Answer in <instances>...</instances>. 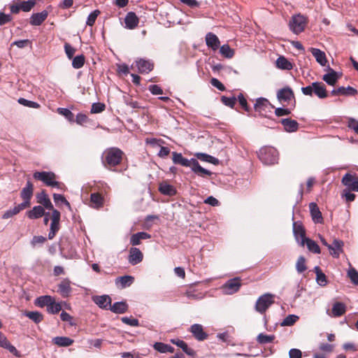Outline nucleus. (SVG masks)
Masks as SVG:
<instances>
[{"instance_id": "f257e3e1", "label": "nucleus", "mask_w": 358, "mask_h": 358, "mask_svg": "<svg viewBox=\"0 0 358 358\" xmlns=\"http://www.w3.org/2000/svg\"><path fill=\"white\" fill-rule=\"evenodd\" d=\"M33 177L37 180L43 182L48 187L60 190L65 189L64 184L57 181V176L52 171H36L34 173Z\"/></svg>"}, {"instance_id": "f03ea898", "label": "nucleus", "mask_w": 358, "mask_h": 358, "mask_svg": "<svg viewBox=\"0 0 358 358\" xmlns=\"http://www.w3.org/2000/svg\"><path fill=\"white\" fill-rule=\"evenodd\" d=\"M109 187L106 183H99L94 187V192L91 194L89 205L94 209H99L104 204V194H107Z\"/></svg>"}, {"instance_id": "7ed1b4c3", "label": "nucleus", "mask_w": 358, "mask_h": 358, "mask_svg": "<svg viewBox=\"0 0 358 358\" xmlns=\"http://www.w3.org/2000/svg\"><path fill=\"white\" fill-rule=\"evenodd\" d=\"M258 157L264 164L271 165L278 162V152L273 147L265 146L259 150Z\"/></svg>"}, {"instance_id": "20e7f679", "label": "nucleus", "mask_w": 358, "mask_h": 358, "mask_svg": "<svg viewBox=\"0 0 358 358\" xmlns=\"http://www.w3.org/2000/svg\"><path fill=\"white\" fill-rule=\"evenodd\" d=\"M301 92L306 96H312L315 94L319 99H324L328 96L324 84L319 82H314L310 85L301 87Z\"/></svg>"}, {"instance_id": "39448f33", "label": "nucleus", "mask_w": 358, "mask_h": 358, "mask_svg": "<svg viewBox=\"0 0 358 358\" xmlns=\"http://www.w3.org/2000/svg\"><path fill=\"white\" fill-rule=\"evenodd\" d=\"M123 156V152L117 148H110L106 149L103 153L104 162L110 166L118 165Z\"/></svg>"}, {"instance_id": "423d86ee", "label": "nucleus", "mask_w": 358, "mask_h": 358, "mask_svg": "<svg viewBox=\"0 0 358 358\" xmlns=\"http://www.w3.org/2000/svg\"><path fill=\"white\" fill-rule=\"evenodd\" d=\"M306 24V17L301 14L293 15L289 23V29L296 34H299L303 31Z\"/></svg>"}, {"instance_id": "0eeeda50", "label": "nucleus", "mask_w": 358, "mask_h": 358, "mask_svg": "<svg viewBox=\"0 0 358 358\" xmlns=\"http://www.w3.org/2000/svg\"><path fill=\"white\" fill-rule=\"evenodd\" d=\"M274 295L270 293L260 296L256 301L255 310L258 313L264 314L274 303Z\"/></svg>"}, {"instance_id": "6e6552de", "label": "nucleus", "mask_w": 358, "mask_h": 358, "mask_svg": "<svg viewBox=\"0 0 358 358\" xmlns=\"http://www.w3.org/2000/svg\"><path fill=\"white\" fill-rule=\"evenodd\" d=\"M52 213L50 215L51 223L50 226V231L48 233V238L52 240L59 231L60 229V217L61 214L57 209L51 210Z\"/></svg>"}, {"instance_id": "1a4fd4ad", "label": "nucleus", "mask_w": 358, "mask_h": 358, "mask_svg": "<svg viewBox=\"0 0 358 358\" xmlns=\"http://www.w3.org/2000/svg\"><path fill=\"white\" fill-rule=\"evenodd\" d=\"M241 286V278H234L227 281L221 287V289L225 294H233L239 290Z\"/></svg>"}, {"instance_id": "9d476101", "label": "nucleus", "mask_w": 358, "mask_h": 358, "mask_svg": "<svg viewBox=\"0 0 358 358\" xmlns=\"http://www.w3.org/2000/svg\"><path fill=\"white\" fill-rule=\"evenodd\" d=\"M33 192V184L29 180H28L25 187L22 188L20 193V196L23 199V202L20 203L22 207L26 208L30 206V200L32 197Z\"/></svg>"}, {"instance_id": "9b49d317", "label": "nucleus", "mask_w": 358, "mask_h": 358, "mask_svg": "<svg viewBox=\"0 0 358 358\" xmlns=\"http://www.w3.org/2000/svg\"><path fill=\"white\" fill-rule=\"evenodd\" d=\"M256 112H258L262 115H265L268 111H270L271 108H273L271 103L268 99L265 98H258L256 100V103L254 106Z\"/></svg>"}, {"instance_id": "f8f14e48", "label": "nucleus", "mask_w": 358, "mask_h": 358, "mask_svg": "<svg viewBox=\"0 0 358 358\" xmlns=\"http://www.w3.org/2000/svg\"><path fill=\"white\" fill-rule=\"evenodd\" d=\"M277 98L280 102H289L293 100L295 103L294 92L289 87H285L279 90L277 92Z\"/></svg>"}, {"instance_id": "ddd939ff", "label": "nucleus", "mask_w": 358, "mask_h": 358, "mask_svg": "<svg viewBox=\"0 0 358 358\" xmlns=\"http://www.w3.org/2000/svg\"><path fill=\"white\" fill-rule=\"evenodd\" d=\"M342 183L350 190L358 192V179L351 174H345L342 178Z\"/></svg>"}, {"instance_id": "4468645a", "label": "nucleus", "mask_w": 358, "mask_h": 358, "mask_svg": "<svg viewBox=\"0 0 358 358\" xmlns=\"http://www.w3.org/2000/svg\"><path fill=\"white\" fill-rule=\"evenodd\" d=\"M92 301L102 309H109L111 304V298L108 295L94 296Z\"/></svg>"}, {"instance_id": "2eb2a0df", "label": "nucleus", "mask_w": 358, "mask_h": 358, "mask_svg": "<svg viewBox=\"0 0 358 358\" xmlns=\"http://www.w3.org/2000/svg\"><path fill=\"white\" fill-rule=\"evenodd\" d=\"M206 45L213 51H216L220 45L218 37L213 33L209 32L206 35Z\"/></svg>"}, {"instance_id": "dca6fc26", "label": "nucleus", "mask_w": 358, "mask_h": 358, "mask_svg": "<svg viewBox=\"0 0 358 358\" xmlns=\"http://www.w3.org/2000/svg\"><path fill=\"white\" fill-rule=\"evenodd\" d=\"M139 19L134 12H129L124 18L125 27L129 29H134L138 27Z\"/></svg>"}, {"instance_id": "f3484780", "label": "nucleus", "mask_w": 358, "mask_h": 358, "mask_svg": "<svg viewBox=\"0 0 358 358\" xmlns=\"http://www.w3.org/2000/svg\"><path fill=\"white\" fill-rule=\"evenodd\" d=\"M136 66L138 69V71L141 73H148L151 71L153 69V64L151 63L149 60H145L143 59H139L136 61Z\"/></svg>"}, {"instance_id": "a211bd4d", "label": "nucleus", "mask_w": 358, "mask_h": 358, "mask_svg": "<svg viewBox=\"0 0 358 358\" xmlns=\"http://www.w3.org/2000/svg\"><path fill=\"white\" fill-rule=\"evenodd\" d=\"M293 232L296 241L301 245L302 240H306V231L301 224L298 222L293 223Z\"/></svg>"}, {"instance_id": "6ab92c4d", "label": "nucleus", "mask_w": 358, "mask_h": 358, "mask_svg": "<svg viewBox=\"0 0 358 358\" xmlns=\"http://www.w3.org/2000/svg\"><path fill=\"white\" fill-rule=\"evenodd\" d=\"M343 242L342 241L334 239L333 243L328 245V249L330 251V254L338 258L341 253L343 252Z\"/></svg>"}, {"instance_id": "aec40b11", "label": "nucleus", "mask_w": 358, "mask_h": 358, "mask_svg": "<svg viewBox=\"0 0 358 358\" xmlns=\"http://www.w3.org/2000/svg\"><path fill=\"white\" fill-rule=\"evenodd\" d=\"M37 202L41 205L44 208L48 210H53V205L48 197V195L45 191H42L41 193L36 195Z\"/></svg>"}, {"instance_id": "412c9836", "label": "nucleus", "mask_w": 358, "mask_h": 358, "mask_svg": "<svg viewBox=\"0 0 358 358\" xmlns=\"http://www.w3.org/2000/svg\"><path fill=\"white\" fill-rule=\"evenodd\" d=\"M143 253L136 248H131L129 250V262L132 265H136L143 260Z\"/></svg>"}, {"instance_id": "4be33fe9", "label": "nucleus", "mask_w": 358, "mask_h": 358, "mask_svg": "<svg viewBox=\"0 0 358 358\" xmlns=\"http://www.w3.org/2000/svg\"><path fill=\"white\" fill-rule=\"evenodd\" d=\"M71 284V282L68 278L62 280L59 284L58 292L63 297H68L71 294L72 290Z\"/></svg>"}, {"instance_id": "5701e85b", "label": "nucleus", "mask_w": 358, "mask_h": 358, "mask_svg": "<svg viewBox=\"0 0 358 358\" xmlns=\"http://www.w3.org/2000/svg\"><path fill=\"white\" fill-rule=\"evenodd\" d=\"M190 331L198 341H203L208 336V334L203 331L202 325L199 324L192 325L190 327Z\"/></svg>"}, {"instance_id": "b1692460", "label": "nucleus", "mask_w": 358, "mask_h": 358, "mask_svg": "<svg viewBox=\"0 0 358 358\" xmlns=\"http://www.w3.org/2000/svg\"><path fill=\"white\" fill-rule=\"evenodd\" d=\"M192 171L200 176H210L212 173L210 171L201 167L198 161L194 158L192 159L190 166Z\"/></svg>"}, {"instance_id": "393cba45", "label": "nucleus", "mask_w": 358, "mask_h": 358, "mask_svg": "<svg viewBox=\"0 0 358 358\" xmlns=\"http://www.w3.org/2000/svg\"><path fill=\"white\" fill-rule=\"evenodd\" d=\"M48 16V12L47 10L33 13L30 17V24L34 26H39L46 20Z\"/></svg>"}, {"instance_id": "a878e982", "label": "nucleus", "mask_w": 358, "mask_h": 358, "mask_svg": "<svg viewBox=\"0 0 358 358\" xmlns=\"http://www.w3.org/2000/svg\"><path fill=\"white\" fill-rule=\"evenodd\" d=\"M310 52L315 58V60L317 61V63H319L322 66H326L327 63V59L324 52L315 48H310Z\"/></svg>"}, {"instance_id": "bb28decb", "label": "nucleus", "mask_w": 358, "mask_h": 358, "mask_svg": "<svg viewBox=\"0 0 358 358\" xmlns=\"http://www.w3.org/2000/svg\"><path fill=\"white\" fill-rule=\"evenodd\" d=\"M134 281V278L131 275H124L115 279V285L117 287L124 289L129 287Z\"/></svg>"}, {"instance_id": "cd10ccee", "label": "nucleus", "mask_w": 358, "mask_h": 358, "mask_svg": "<svg viewBox=\"0 0 358 358\" xmlns=\"http://www.w3.org/2000/svg\"><path fill=\"white\" fill-rule=\"evenodd\" d=\"M280 122L284 127L285 130L287 132H294L297 131L299 128L298 122L290 118L282 119Z\"/></svg>"}, {"instance_id": "c85d7f7f", "label": "nucleus", "mask_w": 358, "mask_h": 358, "mask_svg": "<svg viewBox=\"0 0 358 358\" xmlns=\"http://www.w3.org/2000/svg\"><path fill=\"white\" fill-rule=\"evenodd\" d=\"M43 215H45V208L41 206H36L27 212V217L31 220L40 218Z\"/></svg>"}, {"instance_id": "c756f323", "label": "nucleus", "mask_w": 358, "mask_h": 358, "mask_svg": "<svg viewBox=\"0 0 358 358\" xmlns=\"http://www.w3.org/2000/svg\"><path fill=\"white\" fill-rule=\"evenodd\" d=\"M159 191L164 195L173 196L176 194L177 191L174 186L167 183L166 182H162L159 185Z\"/></svg>"}, {"instance_id": "7c9ffc66", "label": "nucleus", "mask_w": 358, "mask_h": 358, "mask_svg": "<svg viewBox=\"0 0 358 358\" xmlns=\"http://www.w3.org/2000/svg\"><path fill=\"white\" fill-rule=\"evenodd\" d=\"M310 214L313 221L316 223H322L323 218L322 216V213L317 207V204L315 203H310L309 205Z\"/></svg>"}, {"instance_id": "2f4dec72", "label": "nucleus", "mask_w": 358, "mask_h": 358, "mask_svg": "<svg viewBox=\"0 0 358 358\" xmlns=\"http://www.w3.org/2000/svg\"><path fill=\"white\" fill-rule=\"evenodd\" d=\"M172 160L175 164H180L185 167H189L190 166L192 159H186L182 157L181 153H178L176 152H172Z\"/></svg>"}, {"instance_id": "473e14b6", "label": "nucleus", "mask_w": 358, "mask_h": 358, "mask_svg": "<svg viewBox=\"0 0 358 358\" xmlns=\"http://www.w3.org/2000/svg\"><path fill=\"white\" fill-rule=\"evenodd\" d=\"M338 79L339 76L332 69H329V72L324 74L322 77V80L331 86L335 85Z\"/></svg>"}, {"instance_id": "72a5a7b5", "label": "nucleus", "mask_w": 358, "mask_h": 358, "mask_svg": "<svg viewBox=\"0 0 358 358\" xmlns=\"http://www.w3.org/2000/svg\"><path fill=\"white\" fill-rule=\"evenodd\" d=\"M0 347L7 349L15 356L20 357L17 349L9 343L6 336L1 332H0Z\"/></svg>"}, {"instance_id": "f704fd0d", "label": "nucleus", "mask_w": 358, "mask_h": 358, "mask_svg": "<svg viewBox=\"0 0 358 358\" xmlns=\"http://www.w3.org/2000/svg\"><path fill=\"white\" fill-rule=\"evenodd\" d=\"M109 309L115 313L122 314L127 311L128 305L126 302H115L113 305L110 304Z\"/></svg>"}, {"instance_id": "c9c22d12", "label": "nucleus", "mask_w": 358, "mask_h": 358, "mask_svg": "<svg viewBox=\"0 0 358 358\" xmlns=\"http://www.w3.org/2000/svg\"><path fill=\"white\" fill-rule=\"evenodd\" d=\"M305 244L310 252L315 254L320 253V248L315 241L307 238L306 240L301 241V246H304Z\"/></svg>"}, {"instance_id": "e433bc0d", "label": "nucleus", "mask_w": 358, "mask_h": 358, "mask_svg": "<svg viewBox=\"0 0 358 358\" xmlns=\"http://www.w3.org/2000/svg\"><path fill=\"white\" fill-rule=\"evenodd\" d=\"M346 311V306L341 302H336L333 305L331 316L340 317Z\"/></svg>"}, {"instance_id": "4c0bfd02", "label": "nucleus", "mask_w": 358, "mask_h": 358, "mask_svg": "<svg viewBox=\"0 0 358 358\" xmlns=\"http://www.w3.org/2000/svg\"><path fill=\"white\" fill-rule=\"evenodd\" d=\"M52 343L59 347H68L73 343V340L66 336H57L52 338Z\"/></svg>"}, {"instance_id": "58836bf2", "label": "nucleus", "mask_w": 358, "mask_h": 358, "mask_svg": "<svg viewBox=\"0 0 358 358\" xmlns=\"http://www.w3.org/2000/svg\"><path fill=\"white\" fill-rule=\"evenodd\" d=\"M276 66L282 70H291L293 69V64L285 57H279L276 62Z\"/></svg>"}, {"instance_id": "ea45409f", "label": "nucleus", "mask_w": 358, "mask_h": 358, "mask_svg": "<svg viewBox=\"0 0 358 358\" xmlns=\"http://www.w3.org/2000/svg\"><path fill=\"white\" fill-rule=\"evenodd\" d=\"M54 297L50 296V295H44L38 297L35 300V305L40 308H43L45 306H47V308L49 306V305L51 304V302L52 301V299Z\"/></svg>"}, {"instance_id": "a19ab883", "label": "nucleus", "mask_w": 358, "mask_h": 358, "mask_svg": "<svg viewBox=\"0 0 358 358\" xmlns=\"http://www.w3.org/2000/svg\"><path fill=\"white\" fill-rule=\"evenodd\" d=\"M150 235L145 232H138L131 236L130 243L132 245H138L141 243V240L148 239Z\"/></svg>"}, {"instance_id": "79ce46f5", "label": "nucleus", "mask_w": 358, "mask_h": 358, "mask_svg": "<svg viewBox=\"0 0 358 358\" xmlns=\"http://www.w3.org/2000/svg\"><path fill=\"white\" fill-rule=\"evenodd\" d=\"M221 55L225 58L231 59L234 56L235 51L228 44L222 45L220 48Z\"/></svg>"}, {"instance_id": "37998d69", "label": "nucleus", "mask_w": 358, "mask_h": 358, "mask_svg": "<svg viewBox=\"0 0 358 358\" xmlns=\"http://www.w3.org/2000/svg\"><path fill=\"white\" fill-rule=\"evenodd\" d=\"M195 156L201 161L209 162L215 165L219 163V160L217 158L206 153L198 152L195 154Z\"/></svg>"}, {"instance_id": "c03bdc74", "label": "nucleus", "mask_w": 358, "mask_h": 358, "mask_svg": "<svg viewBox=\"0 0 358 358\" xmlns=\"http://www.w3.org/2000/svg\"><path fill=\"white\" fill-rule=\"evenodd\" d=\"M24 208H25L22 207L21 206V204L20 203V204L15 206L14 208L6 210L2 215V218L3 219H8L10 217H12L13 216L17 215V213H19L21 210H22Z\"/></svg>"}, {"instance_id": "a18cd8bd", "label": "nucleus", "mask_w": 358, "mask_h": 358, "mask_svg": "<svg viewBox=\"0 0 358 358\" xmlns=\"http://www.w3.org/2000/svg\"><path fill=\"white\" fill-rule=\"evenodd\" d=\"M316 273V280L320 286H325L327 283V277L324 273L322 272L319 266L315 267Z\"/></svg>"}, {"instance_id": "49530a36", "label": "nucleus", "mask_w": 358, "mask_h": 358, "mask_svg": "<svg viewBox=\"0 0 358 358\" xmlns=\"http://www.w3.org/2000/svg\"><path fill=\"white\" fill-rule=\"evenodd\" d=\"M185 296L189 299H194V300H198V299H201L204 297V294L201 292H197L194 289H193L192 287H190L189 288L186 292H185Z\"/></svg>"}, {"instance_id": "de8ad7c7", "label": "nucleus", "mask_w": 358, "mask_h": 358, "mask_svg": "<svg viewBox=\"0 0 358 358\" xmlns=\"http://www.w3.org/2000/svg\"><path fill=\"white\" fill-rule=\"evenodd\" d=\"M24 315L36 323L41 322L43 319V315L38 311L25 312Z\"/></svg>"}, {"instance_id": "09e8293b", "label": "nucleus", "mask_w": 358, "mask_h": 358, "mask_svg": "<svg viewBox=\"0 0 358 358\" xmlns=\"http://www.w3.org/2000/svg\"><path fill=\"white\" fill-rule=\"evenodd\" d=\"M275 339L274 335H266L264 334H259L257 336V341L260 344L269 343L273 341Z\"/></svg>"}, {"instance_id": "8fccbe9b", "label": "nucleus", "mask_w": 358, "mask_h": 358, "mask_svg": "<svg viewBox=\"0 0 358 358\" xmlns=\"http://www.w3.org/2000/svg\"><path fill=\"white\" fill-rule=\"evenodd\" d=\"M85 58L83 55L75 57L72 60V66L74 69H80L85 64Z\"/></svg>"}, {"instance_id": "3c124183", "label": "nucleus", "mask_w": 358, "mask_h": 358, "mask_svg": "<svg viewBox=\"0 0 358 358\" xmlns=\"http://www.w3.org/2000/svg\"><path fill=\"white\" fill-rule=\"evenodd\" d=\"M62 310L60 303H57L55 298L52 299L51 304L47 308V311L51 314H57Z\"/></svg>"}, {"instance_id": "603ef678", "label": "nucleus", "mask_w": 358, "mask_h": 358, "mask_svg": "<svg viewBox=\"0 0 358 358\" xmlns=\"http://www.w3.org/2000/svg\"><path fill=\"white\" fill-rule=\"evenodd\" d=\"M21 10L24 12H29L36 4V0H28L27 1H22L20 3Z\"/></svg>"}, {"instance_id": "864d4df0", "label": "nucleus", "mask_w": 358, "mask_h": 358, "mask_svg": "<svg viewBox=\"0 0 358 358\" xmlns=\"http://www.w3.org/2000/svg\"><path fill=\"white\" fill-rule=\"evenodd\" d=\"M338 92H340V95L345 96L355 95L357 93V91L355 88L350 86L347 87H338Z\"/></svg>"}, {"instance_id": "5fc2aeb1", "label": "nucleus", "mask_w": 358, "mask_h": 358, "mask_svg": "<svg viewBox=\"0 0 358 358\" xmlns=\"http://www.w3.org/2000/svg\"><path fill=\"white\" fill-rule=\"evenodd\" d=\"M296 271L301 273L306 270V259L303 256L299 257L296 264Z\"/></svg>"}, {"instance_id": "6e6d98bb", "label": "nucleus", "mask_w": 358, "mask_h": 358, "mask_svg": "<svg viewBox=\"0 0 358 358\" xmlns=\"http://www.w3.org/2000/svg\"><path fill=\"white\" fill-rule=\"evenodd\" d=\"M299 319V317L295 315H289L287 316L282 321V326H292Z\"/></svg>"}, {"instance_id": "4d7b16f0", "label": "nucleus", "mask_w": 358, "mask_h": 358, "mask_svg": "<svg viewBox=\"0 0 358 358\" xmlns=\"http://www.w3.org/2000/svg\"><path fill=\"white\" fill-rule=\"evenodd\" d=\"M348 276L350 278L352 282L358 285V271L355 268H350L348 270Z\"/></svg>"}, {"instance_id": "13d9d810", "label": "nucleus", "mask_w": 358, "mask_h": 358, "mask_svg": "<svg viewBox=\"0 0 358 358\" xmlns=\"http://www.w3.org/2000/svg\"><path fill=\"white\" fill-rule=\"evenodd\" d=\"M99 13L100 11L98 10H95L92 12L87 17L86 24L89 26H92L94 24Z\"/></svg>"}, {"instance_id": "bf43d9fd", "label": "nucleus", "mask_w": 358, "mask_h": 358, "mask_svg": "<svg viewBox=\"0 0 358 358\" xmlns=\"http://www.w3.org/2000/svg\"><path fill=\"white\" fill-rule=\"evenodd\" d=\"M18 102L24 106H27V107L33 108H38L40 106V105L38 103L31 101H29L24 98L19 99Z\"/></svg>"}, {"instance_id": "052dcab7", "label": "nucleus", "mask_w": 358, "mask_h": 358, "mask_svg": "<svg viewBox=\"0 0 358 358\" xmlns=\"http://www.w3.org/2000/svg\"><path fill=\"white\" fill-rule=\"evenodd\" d=\"M57 111L59 114L64 115L69 121L73 120L74 115L70 110L64 108H59Z\"/></svg>"}, {"instance_id": "680f3d73", "label": "nucleus", "mask_w": 358, "mask_h": 358, "mask_svg": "<svg viewBox=\"0 0 358 358\" xmlns=\"http://www.w3.org/2000/svg\"><path fill=\"white\" fill-rule=\"evenodd\" d=\"M106 106L102 103H94L91 108V113H99L105 110Z\"/></svg>"}, {"instance_id": "e2e57ef3", "label": "nucleus", "mask_w": 358, "mask_h": 358, "mask_svg": "<svg viewBox=\"0 0 358 358\" xmlns=\"http://www.w3.org/2000/svg\"><path fill=\"white\" fill-rule=\"evenodd\" d=\"M121 320L124 324L131 327H138L139 325L138 320L133 317H123L121 318Z\"/></svg>"}, {"instance_id": "0e129e2a", "label": "nucleus", "mask_w": 358, "mask_h": 358, "mask_svg": "<svg viewBox=\"0 0 358 358\" xmlns=\"http://www.w3.org/2000/svg\"><path fill=\"white\" fill-rule=\"evenodd\" d=\"M222 102L231 108H233L236 102V99L234 96L232 97H227V96H222L221 98Z\"/></svg>"}, {"instance_id": "69168bd1", "label": "nucleus", "mask_w": 358, "mask_h": 358, "mask_svg": "<svg viewBox=\"0 0 358 358\" xmlns=\"http://www.w3.org/2000/svg\"><path fill=\"white\" fill-rule=\"evenodd\" d=\"M145 143L147 144L150 145L152 147H160L164 143V141L162 139L158 138H146Z\"/></svg>"}, {"instance_id": "338daca9", "label": "nucleus", "mask_w": 358, "mask_h": 358, "mask_svg": "<svg viewBox=\"0 0 358 358\" xmlns=\"http://www.w3.org/2000/svg\"><path fill=\"white\" fill-rule=\"evenodd\" d=\"M64 50L68 58L70 59H72L76 52V49L73 48L69 43H66L64 44Z\"/></svg>"}, {"instance_id": "774afa93", "label": "nucleus", "mask_w": 358, "mask_h": 358, "mask_svg": "<svg viewBox=\"0 0 358 358\" xmlns=\"http://www.w3.org/2000/svg\"><path fill=\"white\" fill-rule=\"evenodd\" d=\"M153 348L155 350L161 353H166L167 344L161 342H157L153 345Z\"/></svg>"}]
</instances>
